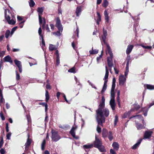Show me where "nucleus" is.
Returning <instances> with one entry per match:
<instances>
[{"mask_svg": "<svg viewBox=\"0 0 154 154\" xmlns=\"http://www.w3.org/2000/svg\"><path fill=\"white\" fill-rule=\"evenodd\" d=\"M105 99L104 97H102L101 102L100 103L98 109L97 110L96 119L98 123L97 131L98 133H100L101 128L99 125L103 126V123L105 122V118L103 116L107 117L109 114V110L107 108L104 109L105 106Z\"/></svg>", "mask_w": 154, "mask_h": 154, "instance_id": "1", "label": "nucleus"}, {"mask_svg": "<svg viewBox=\"0 0 154 154\" xmlns=\"http://www.w3.org/2000/svg\"><path fill=\"white\" fill-rule=\"evenodd\" d=\"M10 15L12 17L14 18V16L10 13L8 9H6L5 11V19L7 21L8 23L10 24L14 25L15 23V21L13 19H10Z\"/></svg>", "mask_w": 154, "mask_h": 154, "instance_id": "2", "label": "nucleus"}, {"mask_svg": "<svg viewBox=\"0 0 154 154\" xmlns=\"http://www.w3.org/2000/svg\"><path fill=\"white\" fill-rule=\"evenodd\" d=\"M43 10L44 9L42 7L38 8L37 10L38 14L39 24L40 25L43 23L42 25L43 28L44 27L46 23L45 18H43L42 19L41 17V15L42 14Z\"/></svg>", "mask_w": 154, "mask_h": 154, "instance_id": "3", "label": "nucleus"}, {"mask_svg": "<svg viewBox=\"0 0 154 154\" xmlns=\"http://www.w3.org/2000/svg\"><path fill=\"white\" fill-rule=\"evenodd\" d=\"M105 69L106 73L105 76L103 78V80L104 81V82L102 89L101 91V93H103V92H104L106 91L107 88V83L108 81L107 79L108 77L109 72L106 66H105Z\"/></svg>", "mask_w": 154, "mask_h": 154, "instance_id": "4", "label": "nucleus"}, {"mask_svg": "<svg viewBox=\"0 0 154 154\" xmlns=\"http://www.w3.org/2000/svg\"><path fill=\"white\" fill-rule=\"evenodd\" d=\"M51 132L52 134L51 139L53 141L57 142L61 138L60 136L58 134L57 131L52 130Z\"/></svg>", "mask_w": 154, "mask_h": 154, "instance_id": "5", "label": "nucleus"}, {"mask_svg": "<svg viewBox=\"0 0 154 154\" xmlns=\"http://www.w3.org/2000/svg\"><path fill=\"white\" fill-rule=\"evenodd\" d=\"M126 81V78L123 75H121L119 76V83L120 86H123Z\"/></svg>", "mask_w": 154, "mask_h": 154, "instance_id": "6", "label": "nucleus"}, {"mask_svg": "<svg viewBox=\"0 0 154 154\" xmlns=\"http://www.w3.org/2000/svg\"><path fill=\"white\" fill-rule=\"evenodd\" d=\"M56 26L58 28V30L61 31V32H62L63 28L61 24L60 20L59 18H57V19Z\"/></svg>", "mask_w": 154, "mask_h": 154, "instance_id": "7", "label": "nucleus"}, {"mask_svg": "<svg viewBox=\"0 0 154 154\" xmlns=\"http://www.w3.org/2000/svg\"><path fill=\"white\" fill-rule=\"evenodd\" d=\"M77 128V127L76 126L73 127L72 128L70 131V133L72 135V137L76 139H78L79 138L78 137H76L75 136V131L76 130Z\"/></svg>", "mask_w": 154, "mask_h": 154, "instance_id": "8", "label": "nucleus"}, {"mask_svg": "<svg viewBox=\"0 0 154 154\" xmlns=\"http://www.w3.org/2000/svg\"><path fill=\"white\" fill-rule=\"evenodd\" d=\"M14 62L15 64L18 67L20 72V73H21L22 71V68L21 64V62L20 61L16 59L14 60Z\"/></svg>", "mask_w": 154, "mask_h": 154, "instance_id": "9", "label": "nucleus"}, {"mask_svg": "<svg viewBox=\"0 0 154 154\" xmlns=\"http://www.w3.org/2000/svg\"><path fill=\"white\" fill-rule=\"evenodd\" d=\"M102 144L101 141L96 136L95 140L94 142V146L97 148L99 146L101 145Z\"/></svg>", "mask_w": 154, "mask_h": 154, "instance_id": "10", "label": "nucleus"}, {"mask_svg": "<svg viewBox=\"0 0 154 154\" xmlns=\"http://www.w3.org/2000/svg\"><path fill=\"white\" fill-rule=\"evenodd\" d=\"M106 46V54H109L110 57H113V54L111 51V48L109 46V45L107 43L105 44Z\"/></svg>", "mask_w": 154, "mask_h": 154, "instance_id": "11", "label": "nucleus"}, {"mask_svg": "<svg viewBox=\"0 0 154 154\" xmlns=\"http://www.w3.org/2000/svg\"><path fill=\"white\" fill-rule=\"evenodd\" d=\"M152 133V131H146L144 135V139H149Z\"/></svg>", "mask_w": 154, "mask_h": 154, "instance_id": "12", "label": "nucleus"}, {"mask_svg": "<svg viewBox=\"0 0 154 154\" xmlns=\"http://www.w3.org/2000/svg\"><path fill=\"white\" fill-rule=\"evenodd\" d=\"M113 57H108L107 59V62L108 66L109 67H112L113 66V63L112 61Z\"/></svg>", "mask_w": 154, "mask_h": 154, "instance_id": "13", "label": "nucleus"}, {"mask_svg": "<svg viewBox=\"0 0 154 154\" xmlns=\"http://www.w3.org/2000/svg\"><path fill=\"white\" fill-rule=\"evenodd\" d=\"M82 7L81 6H79L77 7L75 13L77 17H79L81 14V12L82 11Z\"/></svg>", "mask_w": 154, "mask_h": 154, "instance_id": "14", "label": "nucleus"}, {"mask_svg": "<svg viewBox=\"0 0 154 154\" xmlns=\"http://www.w3.org/2000/svg\"><path fill=\"white\" fill-rule=\"evenodd\" d=\"M109 105L112 109L114 110L115 109L116 104L115 100H110L109 101Z\"/></svg>", "mask_w": 154, "mask_h": 154, "instance_id": "15", "label": "nucleus"}, {"mask_svg": "<svg viewBox=\"0 0 154 154\" xmlns=\"http://www.w3.org/2000/svg\"><path fill=\"white\" fill-rule=\"evenodd\" d=\"M107 36V32L106 30H103V35H102V39L103 43L104 44L107 43L106 42V40Z\"/></svg>", "mask_w": 154, "mask_h": 154, "instance_id": "16", "label": "nucleus"}, {"mask_svg": "<svg viewBox=\"0 0 154 154\" xmlns=\"http://www.w3.org/2000/svg\"><path fill=\"white\" fill-rule=\"evenodd\" d=\"M104 14L106 22L107 23H108L109 22V17L108 16V14L106 10L104 11Z\"/></svg>", "mask_w": 154, "mask_h": 154, "instance_id": "17", "label": "nucleus"}, {"mask_svg": "<svg viewBox=\"0 0 154 154\" xmlns=\"http://www.w3.org/2000/svg\"><path fill=\"white\" fill-rule=\"evenodd\" d=\"M134 46L132 45H129L128 46L127 49L126 51V53L128 54L131 51Z\"/></svg>", "mask_w": 154, "mask_h": 154, "instance_id": "18", "label": "nucleus"}, {"mask_svg": "<svg viewBox=\"0 0 154 154\" xmlns=\"http://www.w3.org/2000/svg\"><path fill=\"white\" fill-rule=\"evenodd\" d=\"M93 146V144H88L83 145V147L85 150L86 151H87V149L92 148Z\"/></svg>", "mask_w": 154, "mask_h": 154, "instance_id": "19", "label": "nucleus"}, {"mask_svg": "<svg viewBox=\"0 0 154 154\" xmlns=\"http://www.w3.org/2000/svg\"><path fill=\"white\" fill-rule=\"evenodd\" d=\"M142 139H140L138 140L137 143L134 145L132 147V149H136L139 146L142 141Z\"/></svg>", "mask_w": 154, "mask_h": 154, "instance_id": "20", "label": "nucleus"}, {"mask_svg": "<svg viewBox=\"0 0 154 154\" xmlns=\"http://www.w3.org/2000/svg\"><path fill=\"white\" fill-rule=\"evenodd\" d=\"M4 61L5 62H9L10 63H12L13 62L12 60H11V57L8 55L4 57Z\"/></svg>", "mask_w": 154, "mask_h": 154, "instance_id": "21", "label": "nucleus"}, {"mask_svg": "<svg viewBox=\"0 0 154 154\" xmlns=\"http://www.w3.org/2000/svg\"><path fill=\"white\" fill-rule=\"evenodd\" d=\"M136 127L137 130H140L145 128V126L140 124H138L135 122Z\"/></svg>", "mask_w": 154, "mask_h": 154, "instance_id": "22", "label": "nucleus"}, {"mask_svg": "<svg viewBox=\"0 0 154 154\" xmlns=\"http://www.w3.org/2000/svg\"><path fill=\"white\" fill-rule=\"evenodd\" d=\"M28 138L27 139V141L25 144L26 150L28 149V146L31 144V140L30 139H29V136H28Z\"/></svg>", "mask_w": 154, "mask_h": 154, "instance_id": "23", "label": "nucleus"}, {"mask_svg": "<svg viewBox=\"0 0 154 154\" xmlns=\"http://www.w3.org/2000/svg\"><path fill=\"white\" fill-rule=\"evenodd\" d=\"M148 110L149 108H146V107L141 109V111L144 112L143 115L145 116H147Z\"/></svg>", "mask_w": 154, "mask_h": 154, "instance_id": "24", "label": "nucleus"}, {"mask_svg": "<svg viewBox=\"0 0 154 154\" xmlns=\"http://www.w3.org/2000/svg\"><path fill=\"white\" fill-rule=\"evenodd\" d=\"M113 148L116 150H118L119 148V145L118 143L116 142H114L112 144Z\"/></svg>", "mask_w": 154, "mask_h": 154, "instance_id": "25", "label": "nucleus"}, {"mask_svg": "<svg viewBox=\"0 0 154 154\" xmlns=\"http://www.w3.org/2000/svg\"><path fill=\"white\" fill-rule=\"evenodd\" d=\"M91 50H90L89 52L91 54H97L98 52V50H97L94 49L93 50V48H92Z\"/></svg>", "mask_w": 154, "mask_h": 154, "instance_id": "26", "label": "nucleus"}, {"mask_svg": "<svg viewBox=\"0 0 154 154\" xmlns=\"http://www.w3.org/2000/svg\"><path fill=\"white\" fill-rule=\"evenodd\" d=\"M101 152H106V150L105 149L104 147L102 144L97 148Z\"/></svg>", "mask_w": 154, "mask_h": 154, "instance_id": "27", "label": "nucleus"}, {"mask_svg": "<svg viewBox=\"0 0 154 154\" xmlns=\"http://www.w3.org/2000/svg\"><path fill=\"white\" fill-rule=\"evenodd\" d=\"M146 88L147 89H149L150 90H154V85L147 84L146 85Z\"/></svg>", "mask_w": 154, "mask_h": 154, "instance_id": "28", "label": "nucleus"}, {"mask_svg": "<svg viewBox=\"0 0 154 154\" xmlns=\"http://www.w3.org/2000/svg\"><path fill=\"white\" fill-rule=\"evenodd\" d=\"M109 5V2L107 0H103L102 6L105 8H106Z\"/></svg>", "mask_w": 154, "mask_h": 154, "instance_id": "29", "label": "nucleus"}, {"mask_svg": "<svg viewBox=\"0 0 154 154\" xmlns=\"http://www.w3.org/2000/svg\"><path fill=\"white\" fill-rule=\"evenodd\" d=\"M57 49L56 46L52 44H50L49 46V50L50 51H52Z\"/></svg>", "mask_w": 154, "mask_h": 154, "instance_id": "30", "label": "nucleus"}, {"mask_svg": "<svg viewBox=\"0 0 154 154\" xmlns=\"http://www.w3.org/2000/svg\"><path fill=\"white\" fill-rule=\"evenodd\" d=\"M45 101L48 102L49 99V96L48 91L46 90L45 91Z\"/></svg>", "mask_w": 154, "mask_h": 154, "instance_id": "31", "label": "nucleus"}, {"mask_svg": "<svg viewBox=\"0 0 154 154\" xmlns=\"http://www.w3.org/2000/svg\"><path fill=\"white\" fill-rule=\"evenodd\" d=\"M68 72L70 73H76L75 67L74 66L71 69H69L68 70Z\"/></svg>", "mask_w": 154, "mask_h": 154, "instance_id": "32", "label": "nucleus"}, {"mask_svg": "<svg viewBox=\"0 0 154 154\" xmlns=\"http://www.w3.org/2000/svg\"><path fill=\"white\" fill-rule=\"evenodd\" d=\"M111 99L115 100V93L114 91L111 90Z\"/></svg>", "mask_w": 154, "mask_h": 154, "instance_id": "33", "label": "nucleus"}, {"mask_svg": "<svg viewBox=\"0 0 154 154\" xmlns=\"http://www.w3.org/2000/svg\"><path fill=\"white\" fill-rule=\"evenodd\" d=\"M108 133L106 130H104L103 131L102 135L104 137H107Z\"/></svg>", "mask_w": 154, "mask_h": 154, "instance_id": "34", "label": "nucleus"}, {"mask_svg": "<svg viewBox=\"0 0 154 154\" xmlns=\"http://www.w3.org/2000/svg\"><path fill=\"white\" fill-rule=\"evenodd\" d=\"M133 117H136V119L140 120H141L143 119V116L140 115H136V116H133L132 117H131L130 119Z\"/></svg>", "mask_w": 154, "mask_h": 154, "instance_id": "35", "label": "nucleus"}, {"mask_svg": "<svg viewBox=\"0 0 154 154\" xmlns=\"http://www.w3.org/2000/svg\"><path fill=\"white\" fill-rule=\"evenodd\" d=\"M108 138L110 141H111L113 139L112 134L111 131H109L108 134Z\"/></svg>", "mask_w": 154, "mask_h": 154, "instance_id": "36", "label": "nucleus"}, {"mask_svg": "<svg viewBox=\"0 0 154 154\" xmlns=\"http://www.w3.org/2000/svg\"><path fill=\"white\" fill-rule=\"evenodd\" d=\"M29 4L30 7H32L35 5V3L33 0H30L29 2Z\"/></svg>", "mask_w": 154, "mask_h": 154, "instance_id": "37", "label": "nucleus"}, {"mask_svg": "<svg viewBox=\"0 0 154 154\" xmlns=\"http://www.w3.org/2000/svg\"><path fill=\"white\" fill-rule=\"evenodd\" d=\"M10 34L11 35V32H10V30H7L5 33V37L6 38H8Z\"/></svg>", "mask_w": 154, "mask_h": 154, "instance_id": "38", "label": "nucleus"}, {"mask_svg": "<svg viewBox=\"0 0 154 154\" xmlns=\"http://www.w3.org/2000/svg\"><path fill=\"white\" fill-rule=\"evenodd\" d=\"M45 140H44L42 143L41 145V149L42 150H44L45 149Z\"/></svg>", "mask_w": 154, "mask_h": 154, "instance_id": "39", "label": "nucleus"}, {"mask_svg": "<svg viewBox=\"0 0 154 154\" xmlns=\"http://www.w3.org/2000/svg\"><path fill=\"white\" fill-rule=\"evenodd\" d=\"M5 102V100L4 99L2 93L0 94V103H4Z\"/></svg>", "mask_w": 154, "mask_h": 154, "instance_id": "40", "label": "nucleus"}, {"mask_svg": "<svg viewBox=\"0 0 154 154\" xmlns=\"http://www.w3.org/2000/svg\"><path fill=\"white\" fill-rule=\"evenodd\" d=\"M41 40H42V43H41V45L42 48L43 49V46H45V42L44 40L43 39V37H41Z\"/></svg>", "mask_w": 154, "mask_h": 154, "instance_id": "41", "label": "nucleus"}, {"mask_svg": "<svg viewBox=\"0 0 154 154\" xmlns=\"http://www.w3.org/2000/svg\"><path fill=\"white\" fill-rule=\"evenodd\" d=\"M60 32H61V31H60L59 30V31H57V32H53L52 33L54 35H55L59 36H60V35H61V33H60Z\"/></svg>", "mask_w": 154, "mask_h": 154, "instance_id": "42", "label": "nucleus"}, {"mask_svg": "<svg viewBox=\"0 0 154 154\" xmlns=\"http://www.w3.org/2000/svg\"><path fill=\"white\" fill-rule=\"evenodd\" d=\"M42 32V29L41 27H40L38 29V33L39 35L40 36V39H41V37H43V35L41 34Z\"/></svg>", "mask_w": 154, "mask_h": 154, "instance_id": "43", "label": "nucleus"}, {"mask_svg": "<svg viewBox=\"0 0 154 154\" xmlns=\"http://www.w3.org/2000/svg\"><path fill=\"white\" fill-rule=\"evenodd\" d=\"M142 47L146 49H151L152 48V46H145L144 45H141Z\"/></svg>", "mask_w": 154, "mask_h": 154, "instance_id": "44", "label": "nucleus"}, {"mask_svg": "<svg viewBox=\"0 0 154 154\" xmlns=\"http://www.w3.org/2000/svg\"><path fill=\"white\" fill-rule=\"evenodd\" d=\"M17 27L15 26V27H14V28H13L11 30V36L12 35H13V33H14V31L17 29Z\"/></svg>", "mask_w": 154, "mask_h": 154, "instance_id": "45", "label": "nucleus"}, {"mask_svg": "<svg viewBox=\"0 0 154 154\" xmlns=\"http://www.w3.org/2000/svg\"><path fill=\"white\" fill-rule=\"evenodd\" d=\"M56 64L57 66L58 65L60 64V59L59 57L57 55L56 57Z\"/></svg>", "mask_w": 154, "mask_h": 154, "instance_id": "46", "label": "nucleus"}, {"mask_svg": "<svg viewBox=\"0 0 154 154\" xmlns=\"http://www.w3.org/2000/svg\"><path fill=\"white\" fill-rule=\"evenodd\" d=\"M11 135V132H9L6 135V137L7 139L9 140H10Z\"/></svg>", "mask_w": 154, "mask_h": 154, "instance_id": "47", "label": "nucleus"}, {"mask_svg": "<svg viewBox=\"0 0 154 154\" xmlns=\"http://www.w3.org/2000/svg\"><path fill=\"white\" fill-rule=\"evenodd\" d=\"M16 79L17 80H19L20 79V76L18 72L17 71H16Z\"/></svg>", "mask_w": 154, "mask_h": 154, "instance_id": "48", "label": "nucleus"}, {"mask_svg": "<svg viewBox=\"0 0 154 154\" xmlns=\"http://www.w3.org/2000/svg\"><path fill=\"white\" fill-rule=\"evenodd\" d=\"M118 116H116L115 117V119L114 120V125H116L118 121Z\"/></svg>", "mask_w": 154, "mask_h": 154, "instance_id": "49", "label": "nucleus"}, {"mask_svg": "<svg viewBox=\"0 0 154 154\" xmlns=\"http://www.w3.org/2000/svg\"><path fill=\"white\" fill-rule=\"evenodd\" d=\"M88 82L89 83V84L91 85V86L93 88L95 89H96V87H95V86H94V85L93 84H92L89 80H88Z\"/></svg>", "mask_w": 154, "mask_h": 154, "instance_id": "50", "label": "nucleus"}, {"mask_svg": "<svg viewBox=\"0 0 154 154\" xmlns=\"http://www.w3.org/2000/svg\"><path fill=\"white\" fill-rule=\"evenodd\" d=\"M129 115V112H125L124 114L122 116V117L123 118H126Z\"/></svg>", "mask_w": 154, "mask_h": 154, "instance_id": "51", "label": "nucleus"}, {"mask_svg": "<svg viewBox=\"0 0 154 154\" xmlns=\"http://www.w3.org/2000/svg\"><path fill=\"white\" fill-rule=\"evenodd\" d=\"M129 72V68H126V71L125 73V76L126 77L128 74Z\"/></svg>", "mask_w": 154, "mask_h": 154, "instance_id": "52", "label": "nucleus"}, {"mask_svg": "<svg viewBox=\"0 0 154 154\" xmlns=\"http://www.w3.org/2000/svg\"><path fill=\"white\" fill-rule=\"evenodd\" d=\"M74 79H75V81H76V83L77 84L78 83V85H81L80 83L79 82V81L78 80L77 78L75 76V77H74Z\"/></svg>", "mask_w": 154, "mask_h": 154, "instance_id": "53", "label": "nucleus"}, {"mask_svg": "<svg viewBox=\"0 0 154 154\" xmlns=\"http://www.w3.org/2000/svg\"><path fill=\"white\" fill-rule=\"evenodd\" d=\"M140 108L139 105L136 104L134 106V109L136 110Z\"/></svg>", "mask_w": 154, "mask_h": 154, "instance_id": "54", "label": "nucleus"}, {"mask_svg": "<svg viewBox=\"0 0 154 154\" xmlns=\"http://www.w3.org/2000/svg\"><path fill=\"white\" fill-rule=\"evenodd\" d=\"M61 94L63 95V97L64 98V99H65V101L67 103H68V100H67V99H66V98L65 95L63 93Z\"/></svg>", "mask_w": 154, "mask_h": 154, "instance_id": "55", "label": "nucleus"}, {"mask_svg": "<svg viewBox=\"0 0 154 154\" xmlns=\"http://www.w3.org/2000/svg\"><path fill=\"white\" fill-rule=\"evenodd\" d=\"M115 86H116V83H112V85L111 90L114 91Z\"/></svg>", "mask_w": 154, "mask_h": 154, "instance_id": "56", "label": "nucleus"}, {"mask_svg": "<svg viewBox=\"0 0 154 154\" xmlns=\"http://www.w3.org/2000/svg\"><path fill=\"white\" fill-rule=\"evenodd\" d=\"M102 52H103V51H102L101 54V55H100L99 56L97 57V62L98 61L100 60V59L102 57Z\"/></svg>", "mask_w": 154, "mask_h": 154, "instance_id": "57", "label": "nucleus"}, {"mask_svg": "<svg viewBox=\"0 0 154 154\" xmlns=\"http://www.w3.org/2000/svg\"><path fill=\"white\" fill-rule=\"evenodd\" d=\"M0 116L2 120H4L5 119V117L4 116H3V114L1 112L0 113Z\"/></svg>", "mask_w": 154, "mask_h": 154, "instance_id": "58", "label": "nucleus"}, {"mask_svg": "<svg viewBox=\"0 0 154 154\" xmlns=\"http://www.w3.org/2000/svg\"><path fill=\"white\" fill-rule=\"evenodd\" d=\"M6 132H8V131H9L8 125V123H7L6 124Z\"/></svg>", "mask_w": 154, "mask_h": 154, "instance_id": "59", "label": "nucleus"}, {"mask_svg": "<svg viewBox=\"0 0 154 154\" xmlns=\"http://www.w3.org/2000/svg\"><path fill=\"white\" fill-rule=\"evenodd\" d=\"M5 54L4 51H3L2 52H0V57H3Z\"/></svg>", "mask_w": 154, "mask_h": 154, "instance_id": "60", "label": "nucleus"}, {"mask_svg": "<svg viewBox=\"0 0 154 154\" xmlns=\"http://www.w3.org/2000/svg\"><path fill=\"white\" fill-rule=\"evenodd\" d=\"M0 152L1 154H5V151L3 149H1L0 150Z\"/></svg>", "mask_w": 154, "mask_h": 154, "instance_id": "61", "label": "nucleus"}, {"mask_svg": "<svg viewBox=\"0 0 154 154\" xmlns=\"http://www.w3.org/2000/svg\"><path fill=\"white\" fill-rule=\"evenodd\" d=\"M26 117L28 122H30L31 121V119L30 115H27Z\"/></svg>", "mask_w": 154, "mask_h": 154, "instance_id": "62", "label": "nucleus"}, {"mask_svg": "<svg viewBox=\"0 0 154 154\" xmlns=\"http://www.w3.org/2000/svg\"><path fill=\"white\" fill-rule=\"evenodd\" d=\"M62 94L61 93H60L59 92H57V94H56V96H57V98L58 99L60 97V94Z\"/></svg>", "mask_w": 154, "mask_h": 154, "instance_id": "63", "label": "nucleus"}, {"mask_svg": "<svg viewBox=\"0 0 154 154\" xmlns=\"http://www.w3.org/2000/svg\"><path fill=\"white\" fill-rule=\"evenodd\" d=\"M17 20L19 21H20L23 20V18L21 17L18 16L17 17Z\"/></svg>", "mask_w": 154, "mask_h": 154, "instance_id": "64", "label": "nucleus"}]
</instances>
